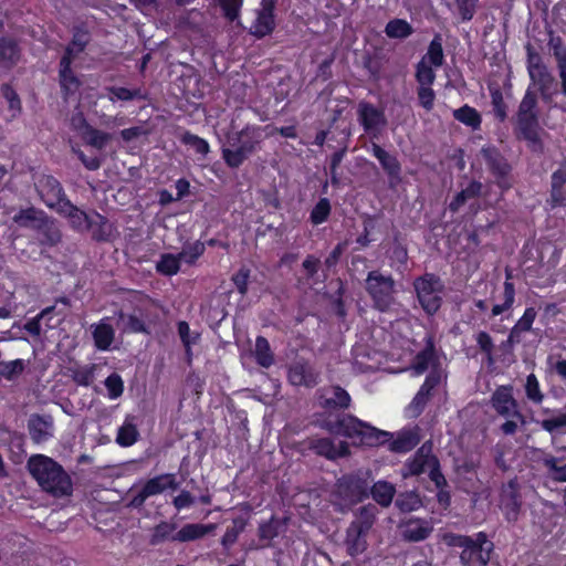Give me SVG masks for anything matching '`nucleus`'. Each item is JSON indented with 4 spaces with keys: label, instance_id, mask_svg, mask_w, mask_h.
Wrapping results in <instances>:
<instances>
[{
    "label": "nucleus",
    "instance_id": "nucleus-1",
    "mask_svg": "<svg viewBox=\"0 0 566 566\" xmlns=\"http://www.w3.org/2000/svg\"><path fill=\"white\" fill-rule=\"evenodd\" d=\"M28 470L40 488L54 497L72 494L73 483L65 470L52 458L34 454L28 461Z\"/></svg>",
    "mask_w": 566,
    "mask_h": 566
},
{
    "label": "nucleus",
    "instance_id": "nucleus-2",
    "mask_svg": "<svg viewBox=\"0 0 566 566\" xmlns=\"http://www.w3.org/2000/svg\"><path fill=\"white\" fill-rule=\"evenodd\" d=\"M263 139V129L259 126H247L228 137L222 148V158L231 168H237L253 154Z\"/></svg>",
    "mask_w": 566,
    "mask_h": 566
},
{
    "label": "nucleus",
    "instance_id": "nucleus-3",
    "mask_svg": "<svg viewBox=\"0 0 566 566\" xmlns=\"http://www.w3.org/2000/svg\"><path fill=\"white\" fill-rule=\"evenodd\" d=\"M328 430L333 434L344 436L353 443L363 446H376L384 442L381 438L388 436L386 431L378 430L353 416H345L335 423H331Z\"/></svg>",
    "mask_w": 566,
    "mask_h": 566
},
{
    "label": "nucleus",
    "instance_id": "nucleus-4",
    "mask_svg": "<svg viewBox=\"0 0 566 566\" xmlns=\"http://www.w3.org/2000/svg\"><path fill=\"white\" fill-rule=\"evenodd\" d=\"M178 485L176 474L174 473L156 475L147 480L143 485L134 486L129 490L128 505L132 507H140L147 499L163 494L168 490L175 491L178 489Z\"/></svg>",
    "mask_w": 566,
    "mask_h": 566
},
{
    "label": "nucleus",
    "instance_id": "nucleus-5",
    "mask_svg": "<svg viewBox=\"0 0 566 566\" xmlns=\"http://www.w3.org/2000/svg\"><path fill=\"white\" fill-rule=\"evenodd\" d=\"M536 104V95L528 88L517 112L518 135L534 146L539 142Z\"/></svg>",
    "mask_w": 566,
    "mask_h": 566
},
{
    "label": "nucleus",
    "instance_id": "nucleus-6",
    "mask_svg": "<svg viewBox=\"0 0 566 566\" xmlns=\"http://www.w3.org/2000/svg\"><path fill=\"white\" fill-rule=\"evenodd\" d=\"M418 300L428 314L436 313L441 305L442 284L432 274H426L415 282Z\"/></svg>",
    "mask_w": 566,
    "mask_h": 566
},
{
    "label": "nucleus",
    "instance_id": "nucleus-7",
    "mask_svg": "<svg viewBox=\"0 0 566 566\" xmlns=\"http://www.w3.org/2000/svg\"><path fill=\"white\" fill-rule=\"evenodd\" d=\"M373 524V516L364 514L350 523L345 538V546L350 556L363 554L367 549V536Z\"/></svg>",
    "mask_w": 566,
    "mask_h": 566
},
{
    "label": "nucleus",
    "instance_id": "nucleus-8",
    "mask_svg": "<svg viewBox=\"0 0 566 566\" xmlns=\"http://www.w3.org/2000/svg\"><path fill=\"white\" fill-rule=\"evenodd\" d=\"M366 289L375 306L387 311L394 302V280L378 272H370L366 279Z\"/></svg>",
    "mask_w": 566,
    "mask_h": 566
},
{
    "label": "nucleus",
    "instance_id": "nucleus-9",
    "mask_svg": "<svg viewBox=\"0 0 566 566\" xmlns=\"http://www.w3.org/2000/svg\"><path fill=\"white\" fill-rule=\"evenodd\" d=\"M527 70L533 84L541 92L543 99H552V97L557 93V84L554 76L543 64L539 55H528Z\"/></svg>",
    "mask_w": 566,
    "mask_h": 566
},
{
    "label": "nucleus",
    "instance_id": "nucleus-10",
    "mask_svg": "<svg viewBox=\"0 0 566 566\" xmlns=\"http://www.w3.org/2000/svg\"><path fill=\"white\" fill-rule=\"evenodd\" d=\"M357 115L365 132L374 138L378 137L387 124L384 112L367 102L358 104Z\"/></svg>",
    "mask_w": 566,
    "mask_h": 566
},
{
    "label": "nucleus",
    "instance_id": "nucleus-11",
    "mask_svg": "<svg viewBox=\"0 0 566 566\" xmlns=\"http://www.w3.org/2000/svg\"><path fill=\"white\" fill-rule=\"evenodd\" d=\"M492 549L493 544L484 533L480 532L475 538L471 539V545L462 551L460 558L464 565L478 563L481 566H485L490 560Z\"/></svg>",
    "mask_w": 566,
    "mask_h": 566
},
{
    "label": "nucleus",
    "instance_id": "nucleus-12",
    "mask_svg": "<svg viewBox=\"0 0 566 566\" xmlns=\"http://www.w3.org/2000/svg\"><path fill=\"white\" fill-rule=\"evenodd\" d=\"M38 192L44 203L59 211L62 203L67 202L60 182L52 176H42L35 182Z\"/></svg>",
    "mask_w": 566,
    "mask_h": 566
},
{
    "label": "nucleus",
    "instance_id": "nucleus-13",
    "mask_svg": "<svg viewBox=\"0 0 566 566\" xmlns=\"http://www.w3.org/2000/svg\"><path fill=\"white\" fill-rule=\"evenodd\" d=\"M492 406L497 413L505 417H516L524 423V417L517 410V402L513 397V388L511 386H501L493 392Z\"/></svg>",
    "mask_w": 566,
    "mask_h": 566
},
{
    "label": "nucleus",
    "instance_id": "nucleus-14",
    "mask_svg": "<svg viewBox=\"0 0 566 566\" xmlns=\"http://www.w3.org/2000/svg\"><path fill=\"white\" fill-rule=\"evenodd\" d=\"M436 464L437 458L432 454L431 447L423 444L418 449L413 458L406 462L401 474L403 478L419 475L428 472Z\"/></svg>",
    "mask_w": 566,
    "mask_h": 566
},
{
    "label": "nucleus",
    "instance_id": "nucleus-15",
    "mask_svg": "<svg viewBox=\"0 0 566 566\" xmlns=\"http://www.w3.org/2000/svg\"><path fill=\"white\" fill-rule=\"evenodd\" d=\"M444 377L442 369H434L427 376L423 385L412 399L408 410L412 416H418L423 410L424 406L429 401L431 390L439 385Z\"/></svg>",
    "mask_w": 566,
    "mask_h": 566
},
{
    "label": "nucleus",
    "instance_id": "nucleus-16",
    "mask_svg": "<svg viewBox=\"0 0 566 566\" xmlns=\"http://www.w3.org/2000/svg\"><path fill=\"white\" fill-rule=\"evenodd\" d=\"M500 507L509 522H515L517 520L521 502L518 500L517 488L514 481H510L503 486Z\"/></svg>",
    "mask_w": 566,
    "mask_h": 566
},
{
    "label": "nucleus",
    "instance_id": "nucleus-17",
    "mask_svg": "<svg viewBox=\"0 0 566 566\" xmlns=\"http://www.w3.org/2000/svg\"><path fill=\"white\" fill-rule=\"evenodd\" d=\"M28 428L32 440L36 443L45 442L54 434V422L51 416H31Z\"/></svg>",
    "mask_w": 566,
    "mask_h": 566
},
{
    "label": "nucleus",
    "instance_id": "nucleus-18",
    "mask_svg": "<svg viewBox=\"0 0 566 566\" xmlns=\"http://www.w3.org/2000/svg\"><path fill=\"white\" fill-rule=\"evenodd\" d=\"M289 381L293 386L312 387L317 382V374L308 364L296 361L289 369Z\"/></svg>",
    "mask_w": 566,
    "mask_h": 566
},
{
    "label": "nucleus",
    "instance_id": "nucleus-19",
    "mask_svg": "<svg viewBox=\"0 0 566 566\" xmlns=\"http://www.w3.org/2000/svg\"><path fill=\"white\" fill-rule=\"evenodd\" d=\"M109 319V317H104L91 326L94 344L99 350L109 349L115 337V329L111 325Z\"/></svg>",
    "mask_w": 566,
    "mask_h": 566
},
{
    "label": "nucleus",
    "instance_id": "nucleus-20",
    "mask_svg": "<svg viewBox=\"0 0 566 566\" xmlns=\"http://www.w3.org/2000/svg\"><path fill=\"white\" fill-rule=\"evenodd\" d=\"M139 436L137 418L133 415H126L123 424L117 430L115 441L118 446L128 448L138 441Z\"/></svg>",
    "mask_w": 566,
    "mask_h": 566
},
{
    "label": "nucleus",
    "instance_id": "nucleus-21",
    "mask_svg": "<svg viewBox=\"0 0 566 566\" xmlns=\"http://www.w3.org/2000/svg\"><path fill=\"white\" fill-rule=\"evenodd\" d=\"M274 29L273 6L263 1L262 9L258 11L255 21L251 25L254 35L264 36Z\"/></svg>",
    "mask_w": 566,
    "mask_h": 566
},
{
    "label": "nucleus",
    "instance_id": "nucleus-22",
    "mask_svg": "<svg viewBox=\"0 0 566 566\" xmlns=\"http://www.w3.org/2000/svg\"><path fill=\"white\" fill-rule=\"evenodd\" d=\"M313 448L317 454L324 455L332 460L345 457L349 453L348 444L346 442L339 441L338 443H335L328 438L314 441Z\"/></svg>",
    "mask_w": 566,
    "mask_h": 566
},
{
    "label": "nucleus",
    "instance_id": "nucleus-23",
    "mask_svg": "<svg viewBox=\"0 0 566 566\" xmlns=\"http://www.w3.org/2000/svg\"><path fill=\"white\" fill-rule=\"evenodd\" d=\"M216 524L189 523L185 524L177 533L176 539L180 543L197 541L214 532Z\"/></svg>",
    "mask_w": 566,
    "mask_h": 566
},
{
    "label": "nucleus",
    "instance_id": "nucleus-24",
    "mask_svg": "<svg viewBox=\"0 0 566 566\" xmlns=\"http://www.w3.org/2000/svg\"><path fill=\"white\" fill-rule=\"evenodd\" d=\"M371 154L379 160L382 169L392 179H399L400 176V164L397 158L386 151L377 144H371Z\"/></svg>",
    "mask_w": 566,
    "mask_h": 566
},
{
    "label": "nucleus",
    "instance_id": "nucleus-25",
    "mask_svg": "<svg viewBox=\"0 0 566 566\" xmlns=\"http://www.w3.org/2000/svg\"><path fill=\"white\" fill-rule=\"evenodd\" d=\"M78 120L81 126V136L84 142L95 148L102 149L105 147L107 142L111 139V135L101 130H97L85 123L82 117L74 118V124Z\"/></svg>",
    "mask_w": 566,
    "mask_h": 566
},
{
    "label": "nucleus",
    "instance_id": "nucleus-26",
    "mask_svg": "<svg viewBox=\"0 0 566 566\" xmlns=\"http://www.w3.org/2000/svg\"><path fill=\"white\" fill-rule=\"evenodd\" d=\"M57 212L67 218L71 226L77 230L87 229L91 224L88 216L70 201L62 203V208Z\"/></svg>",
    "mask_w": 566,
    "mask_h": 566
},
{
    "label": "nucleus",
    "instance_id": "nucleus-27",
    "mask_svg": "<svg viewBox=\"0 0 566 566\" xmlns=\"http://www.w3.org/2000/svg\"><path fill=\"white\" fill-rule=\"evenodd\" d=\"M432 532V526L422 520H410L403 526V537L419 542L427 538Z\"/></svg>",
    "mask_w": 566,
    "mask_h": 566
},
{
    "label": "nucleus",
    "instance_id": "nucleus-28",
    "mask_svg": "<svg viewBox=\"0 0 566 566\" xmlns=\"http://www.w3.org/2000/svg\"><path fill=\"white\" fill-rule=\"evenodd\" d=\"M322 399L323 405L326 407L347 408L350 402L348 392L338 386L324 389Z\"/></svg>",
    "mask_w": 566,
    "mask_h": 566
},
{
    "label": "nucleus",
    "instance_id": "nucleus-29",
    "mask_svg": "<svg viewBox=\"0 0 566 566\" xmlns=\"http://www.w3.org/2000/svg\"><path fill=\"white\" fill-rule=\"evenodd\" d=\"M27 366V361L21 358L0 361V378L14 382L24 373Z\"/></svg>",
    "mask_w": 566,
    "mask_h": 566
},
{
    "label": "nucleus",
    "instance_id": "nucleus-30",
    "mask_svg": "<svg viewBox=\"0 0 566 566\" xmlns=\"http://www.w3.org/2000/svg\"><path fill=\"white\" fill-rule=\"evenodd\" d=\"M536 311L534 307H527L522 315V317L517 321V323L511 329L509 335V343L514 344L520 342V334L522 332H528L532 328V325L536 318Z\"/></svg>",
    "mask_w": 566,
    "mask_h": 566
},
{
    "label": "nucleus",
    "instance_id": "nucleus-31",
    "mask_svg": "<svg viewBox=\"0 0 566 566\" xmlns=\"http://www.w3.org/2000/svg\"><path fill=\"white\" fill-rule=\"evenodd\" d=\"M177 524L172 522H160L153 530L150 544L158 545L163 542L170 541L177 542L176 533H177Z\"/></svg>",
    "mask_w": 566,
    "mask_h": 566
},
{
    "label": "nucleus",
    "instance_id": "nucleus-32",
    "mask_svg": "<svg viewBox=\"0 0 566 566\" xmlns=\"http://www.w3.org/2000/svg\"><path fill=\"white\" fill-rule=\"evenodd\" d=\"M71 63L69 57H62L60 65V83L66 95L73 94L80 86L78 80L70 69Z\"/></svg>",
    "mask_w": 566,
    "mask_h": 566
},
{
    "label": "nucleus",
    "instance_id": "nucleus-33",
    "mask_svg": "<svg viewBox=\"0 0 566 566\" xmlns=\"http://www.w3.org/2000/svg\"><path fill=\"white\" fill-rule=\"evenodd\" d=\"M20 50L11 39H0V66L9 67L18 62Z\"/></svg>",
    "mask_w": 566,
    "mask_h": 566
},
{
    "label": "nucleus",
    "instance_id": "nucleus-34",
    "mask_svg": "<svg viewBox=\"0 0 566 566\" xmlns=\"http://www.w3.org/2000/svg\"><path fill=\"white\" fill-rule=\"evenodd\" d=\"M395 493V486L387 481H378L371 489L373 499L381 506L390 505Z\"/></svg>",
    "mask_w": 566,
    "mask_h": 566
},
{
    "label": "nucleus",
    "instance_id": "nucleus-35",
    "mask_svg": "<svg viewBox=\"0 0 566 566\" xmlns=\"http://www.w3.org/2000/svg\"><path fill=\"white\" fill-rule=\"evenodd\" d=\"M420 61H426V63L433 65L434 67H440L444 62L443 49H442V38L440 34H437L429 44L427 53Z\"/></svg>",
    "mask_w": 566,
    "mask_h": 566
},
{
    "label": "nucleus",
    "instance_id": "nucleus-36",
    "mask_svg": "<svg viewBox=\"0 0 566 566\" xmlns=\"http://www.w3.org/2000/svg\"><path fill=\"white\" fill-rule=\"evenodd\" d=\"M419 442V437L416 431H402L390 443V449L395 452H408L413 449Z\"/></svg>",
    "mask_w": 566,
    "mask_h": 566
},
{
    "label": "nucleus",
    "instance_id": "nucleus-37",
    "mask_svg": "<svg viewBox=\"0 0 566 566\" xmlns=\"http://www.w3.org/2000/svg\"><path fill=\"white\" fill-rule=\"evenodd\" d=\"M412 32V27L403 19L390 20L385 28V33L390 39H406L411 35Z\"/></svg>",
    "mask_w": 566,
    "mask_h": 566
},
{
    "label": "nucleus",
    "instance_id": "nucleus-38",
    "mask_svg": "<svg viewBox=\"0 0 566 566\" xmlns=\"http://www.w3.org/2000/svg\"><path fill=\"white\" fill-rule=\"evenodd\" d=\"M453 117L460 123L476 129L481 125V116L478 111L469 105H464L453 111Z\"/></svg>",
    "mask_w": 566,
    "mask_h": 566
},
{
    "label": "nucleus",
    "instance_id": "nucleus-39",
    "mask_svg": "<svg viewBox=\"0 0 566 566\" xmlns=\"http://www.w3.org/2000/svg\"><path fill=\"white\" fill-rule=\"evenodd\" d=\"M180 262L179 254L165 253L156 263V270L163 275L171 276L180 270Z\"/></svg>",
    "mask_w": 566,
    "mask_h": 566
},
{
    "label": "nucleus",
    "instance_id": "nucleus-40",
    "mask_svg": "<svg viewBox=\"0 0 566 566\" xmlns=\"http://www.w3.org/2000/svg\"><path fill=\"white\" fill-rule=\"evenodd\" d=\"M482 189V184L479 181H471L464 189H462L454 200L450 203V209L452 211L459 210V208L471 198H474L480 195Z\"/></svg>",
    "mask_w": 566,
    "mask_h": 566
},
{
    "label": "nucleus",
    "instance_id": "nucleus-41",
    "mask_svg": "<svg viewBox=\"0 0 566 566\" xmlns=\"http://www.w3.org/2000/svg\"><path fill=\"white\" fill-rule=\"evenodd\" d=\"M118 327L123 333H148L142 319L122 312L118 313Z\"/></svg>",
    "mask_w": 566,
    "mask_h": 566
},
{
    "label": "nucleus",
    "instance_id": "nucleus-42",
    "mask_svg": "<svg viewBox=\"0 0 566 566\" xmlns=\"http://www.w3.org/2000/svg\"><path fill=\"white\" fill-rule=\"evenodd\" d=\"M254 355L258 364L262 367H270L273 364V355L266 338L259 336L255 339Z\"/></svg>",
    "mask_w": 566,
    "mask_h": 566
},
{
    "label": "nucleus",
    "instance_id": "nucleus-43",
    "mask_svg": "<svg viewBox=\"0 0 566 566\" xmlns=\"http://www.w3.org/2000/svg\"><path fill=\"white\" fill-rule=\"evenodd\" d=\"M504 291L503 296L504 300L501 304H495L492 307V316L501 315L502 313L509 311L512 308L514 301H515V287L512 282L509 281V279L504 282Z\"/></svg>",
    "mask_w": 566,
    "mask_h": 566
},
{
    "label": "nucleus",
    "instance_id": "nucleus-44",
    "mask_svg": "<svg viewBox=\"0 0 566 566\" xmlns=\"http://www.w3.org/2000/svg\"><path fill=\"white\" fill-rule=\"evenodd\" d=\"M412 369L416 376L423 374L427 369H430V373L434 369H439L436 365L432 350H423L422 353L418 354L415 359Z\"/></svg>",
    "mask_w": 566,
    "mask_h": 566
},
{
    "label": "nucleus",
    "instance_id": "nucleus-45",
    "mask_svg": "<svg viewBox=\"0 0 566 566\" xmlns=\"http://www.w3.org/2000/svg\"><path fill=\"white\" fill-rule=\"evenodd\" d=\"M434 66L420 61L417 64L416 80L419 86L432 85L436 80Z\"/></svg>",
    "mask_w": 566,
    "mask_h": 566
},
{
    "label": "nucleus",
    "instance_id": "nucleus-46",
    "mask_svg": "<svg viewBox=\"0 0 566 566\" xmlns=\"http://www.w3.org/2000/svg\"><path fill=\"white\" fill-rule=\"evenodd\" d=\"M526 397L534 403L539 405L544 400V394L541 390L539 381L534 374L526 377L525 382Z\"/></svg>",
    "mask_w": 566,
    "mask_h": 566
},
{
    "label": "nucleus",
    "instance_id": "nucleus-47",
    "mask_svg": "<svg viewBox=\"0 0 566 566\" xmlns=\"http://www.w3.org/2000/svg\"><path fill=\"white\" fill-rule=\"evenodd\" d=\"M106 91L108 93V98L112 102H115V101L126 102V101H132V99L142 97L139 90H129L126 87L112 86V87H107Z\"/></svg>",
    "mask_w": 566,
    "mask_h": 566
},
{
    "label": "nucleus",
    "instance_id": "nucleus-48",
    "mask_svg": "<svg viewBox=\"0 0 566 566\" xmlns=\"http://www.w3.org/2000/svg\"><path fill=\"white\" fill-rule=\"evenodd\" d=\"M178 334L179 337L186 347V353L188 356L191 355V346L195 345L199 339V333L191 332L189 324L187 322L178 323Z\"/></svg>",
    "mask_w": 566,
    "mask_h": 566
},
{
    "label": "nucleus",
    "instance_id": "nucleus-49",
    "mask_svg": "<svg viewBox=\"0 0 566 566\" xmlns=\"http://www.w3.org/2000/svg\"><path fill=\"white\" fill-rule=\"evenodd\" d=\"M544 464L549 470L551 476L559 482H566V463L554 457L545 458Z\"/></svg>",
    "mask_w": 566,
    "mask_h": 566
},
{
    "label": "nucleus",
    "instance_id": "nucleus-50",
    "mask_svg": "<svg viewBox=\"0 0 566 566\" xmlns=\"http://www.w3.org/2000/svg\"><path fill=\"white\" fill-rule=\"evenodd\" d=\"M205 252V244L200 241H197L192 244H189L182 249L179 253L180 261H184L187 264H193Z\"/></svg>",
    "mask_w": 566,
    "mask_h": 566
},
{
    "label": "nucleus",
    "instance_id": "nucleus-51",
    "mask_svg": "<svg viewBox=\"0 0 566 566\" xmlns=\"http://www.w3.org/2000/svg\"><path fill=\"white\" fill-rule=\"evenodd\" d=\"M396 505L403 512H411L421 506V500L415 492H407L398 496Z\"/></svg>",
    "mask_w": 566,
    "mask_h": 566
},
{
    "label": "nucleus",
    "instance_id": "nucleus-52",
    "mask_svg": "<svg viewBox=\"0 0 566 566\" xmlns=\"http://www.w3.org/2000/svg\"><path fill=\"white\" fill-rule=\"evenodd\" d=\"M105 387L107 389V397L109 399H117L123 395L124 382L118 374H112L105 379Z\"/></svg>",
    "mask_w": 566,
    "mask_h": 566
},
{
    "label": "nucleus",
    "instance_id": "nucleus-53",
    "mask_svg": "<svg viewBox=\"0 0 566 566\" xmlns=\"http://www.w3.org/2000/svg\"><path fill=\"white\" fill-rule=\"evenodd\" d=\"M331 212L328 199L322 198L311 212V220L314 224L323 223Z\"/></svg>",
    "mask_w": 566,
    "mask_h": 566
},
{
    "label": "nucleus",
    "instance_id": "nucleus-54",
    "mask_svg": "<svg viewBox=\"0 0 566 566\" xmlns=\"http://www.w3.org/2000/svg\"><path fill=\"white\" fill-rule=\"evenodd\" d=\"M181 140L184 144L192 147L195 151L198 154L207 155L209 151V144L207 143V140L197 135L186 133L182 135Z\"/></svg>",
    "mask_w": 566,
    "mask_h": 566
},
{
    "label": "nucleus",
    "instance_id": "nucleus-55",
    "mask_svg": "<svg viewBox=\"0 0 566 566\" xmlns=\"http://www.w3.org/2000/svg\"><path fill=\"white\" fill-rule=\"evenodd\" d=\"M14 221L21 226H32L34 222L40 221L42 219V212L36 211L35 209H25L20 211L14 216Z\"/></svg>",
    "mask_w": 566,
    "mask_h": 566
},
{
    "label": "nucleus",
    "instance_id": "nucleus-56",
    "mask_svg": "<svg viewBox=\"0 0 566 566\" xmlns=\"http://www.w3.org/2000/svg\"><path fill=\"white\" fill-rule=\"evenodd\" d=\"M548 45L556 59L557 67L566 66V48H564L560 38H551Z\"/></svg>",
    "mask_w": 566,
    "mask_h": 566
},
{
    "label": "nucleus",
    "instance_id": "nucleus-57",
    "mask_svg": "<svg viewBox=\"0 0 566 566\" xmlns=\"http://www.w3.org/2000/svg\"><path fill=\"white\" fill-rule=\"evenodd\" d=\"M227 19L234 21L239 15V10L242 4V0H216Z\"/></svg>",
    "mask_w": 566,
    "mask_h": 566
},
{
    "label": "nucleus",
    "instance_id": "nucleus-58",
    "mask_svg": "<svg viewBox=\"0 0 566 566\" xmlns=\"http://www.w3.org/2000/svg\"><path fill=\"white\" fill-rule=\"evenodd\" d=\"M243 530H244V523L242 521H234L233 525L231 527H229L227 530V532L224 533L222 541H221L222 545L226 547H229L232 544H234Z\"/></svg>",
    "mask_w": 566,
    "mask_h": 566
},
{
    "label": "nucleus",
    "instance_id": "nucleus-59",
    "mask_svg": "<svg viewBox=\"0 0 566 566\" xmlns=\"http://www.w3.org/2000/svg\"><path fill=\"white\" fill-rule=\"evenodd\" d=\"M418 98L420 105L427 109L431 111L433 108L436 94L433 90L431 88V85L426 86H419L418 87Z\"/></svg>",
    "mask_w": 566,
    "mask_h": 566
},
{
    "label": "nucleus",
    "instance_id": "nucleus-60",
    "mask_svg": "<svg viewBox=\"0 0 566 566\" xmlns=\"http://www.w3.org/2000/svg\"><path fill=\"white\" fill-rule=\"evenodd\" d=\"M86 43L87 38L85 34L76 35L72 43L67 46L63 57H69L70 62H72V60L75 59V56L84 50Z\"/></svg>",
    "mask_w": 566,
    "mask_h": 566
},
{
    "label": "nucleus",
    "instance_id": "nucleus-61",
    "mask_svg": "<svg viewBox=\"0 0 566 566\" xmlns=\"http://www.w3.org/2000/svg\"><path fill=\"white\" fill-rule=\"evenodd\" d=\"M479 0H457V7L463 21L473 18Z\"/></svg>",
    "mask_w": 566,
    "mask_h": 566
},
{
    "label": "nucleus",
    "instance_id": "nucleus-62",
    "mask_svg": "<svg viewBox=\"0 0 566 566\" xmlns=\"http://www.w3.org/2000/svg\"><path fill=\"white\" fill-rule=\"evenodd\" d=\"M541 427L549 433H554L559 428L566 427V412L560 413L554 418L544 419L541 421Z\"/></svg>",
    "mask_w": 566,
    "mask_h": 566
},
{
    "label": "nucleus",
    "instance_id": "nucleus-63",
    "mask_svg": "<svg viewBox=\"0 0 566 566\" xmlns=\"http://www.w3.org/2000/svg\"><path fill=\"white\" fill-rule=\"evenodd\" d=\"M196 502L195 496L189 491H181L177 496L174 497L172 504L177 511L188 509Z\"/></svg>",
    "mask_w": 566,
    "mask_h": 566
},
{
    "label": "nucleus",
    "instance_id": "nucleus-64",
    "mask_svg": "<svg viewBox=\"0 0 566 566\" xmlns=\"http://www.w3.org/2000/svg\"><path fill=\"white\" fill-rule=\"evenodd\" d=\"M277 535V523L274 520L262 523L259 526V536L261 539L271 541Z\"/></svg>",
    "mask_w": 566,
    "mask_h": 566
}]
</instances>
